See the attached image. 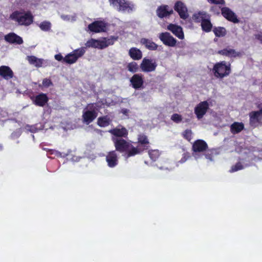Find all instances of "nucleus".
<instances>
[{
    "label": "nucleus",
    "mask_w": 262,
    "mask_h": 262,
    "mask_svg": "<svg viewBox=\"0 0 262 262\" xmlns=\"http://www.w3.org/2000/svg\"><path fill=\"white\" fill-rule=\"evenodd\" d=\"M207 148V143L202 140H198L193 144V154L192 156L195 160L201 159L205 158L208 162H212L213 160V157L216 155V151L214 150H210L206 151L205 154L203 152Z\"/></svg>",
    "instance_id": "f257e3e1"
},
{
    "label": "nucleus",
    "mask_w": 262,
    "mask_h": 262,
    "mask_svg": "<svg viewBox=\"0 0 262 262\" xmlns=\"http://www.w3.org/2000/svg\"><path fill=\"white\" fill-rule=\"evenodd\" d=\"M112 140L116 150L121 152H125L124 156L126 158L140 153V148H136L130 143L122 138L112 137Z\"/></svg>",
    "instance_id": "f03ea898"
},
{
    "label": "nucleus",
    "mask_w": 262,
    "mask_h": 262,
    "mask_svg": "<svg viewBox=\"0 0 262 262\" xmlns=\"http://www.w3.org/2000/svg\"><path fill=\"white\" fill-rule=\"evenodd\" d=\"M10 19L21 26H28L33 21V16L30 11L16 10L10 15Z\"/></svg>",
    "instance_id": "7ed1b4c3"
},
{
    "label": "nucleus",
    "mask_w": 262,
    "mask_h": 262,
    "mask_svg": "<svg viewBox=\"0 0 262 262\" xmlns=\"http://www.w3.org/2000/svg\"><path fill=\"white\" fill-rule=\"evenodd\" d=\"M98 108L95 103L89 104L83 110L82 113V119L83 123L89 124L97 117L98 115Z\"/></svg>",
    "instance_id": "20e7f679"
},
{
    "label": "nucleus",
    "mask_w": 262,
    "mask_h": 262,
    "mask_svg": "<svg viewBox=\"0 0 262 262\" xmlns=\"http://www.w3.org/2000/svg\"><path fill=\"white\" fill-rule=\"evenodd\" d=\"M117 40V38L112 37L110 38H103L102 39H91L85 43L86 47H92L98 48L99 49H104L110 45L114 44V41Z\"/></svg>",
    "instance_id": "39448f33"
},
{
    "label": "nucleus",
    "mask_w": 262,
    "mask_h": 262,
    "mask_svg": "<svg viewBox=\"0 0 262 262\" xmlns=\"http://www.w3.org/2000/svg\"><path fill=\"white\" fill-rule=\"evenodd\" d=\"M111 5L119 12L130 13L135 10V5L126 0H109Z\"/></svg>",
    "instance_id": "423d86ee"
},
{
    "label": "nucleus",
    "mask_w": 262,
    "mask_h": 262,
    "mask_svg": "<svg viewBox=\"0 0 262 262\" xmlns=\"http://www.w3.org/2000/svg\"><path fill=\"white\" fill-rule=\"evenodd\" d=\"M231 72L230 64L225 61L216 63L213 68V72L217 78H222L229 75Z\"/></svg>",
    "instance_id": "0eeeda50"
},
{
    "label": "nucleus",
    "mask_w": 262,
    "mask_h": 262,
    "mask_svg": "<svg viewBox=\"0 0 262 262\" xmlns=\"http://www.w3.org/2000/svg\"><path fill=\"white\" fill-rule=\"evenodd\" d=\"M193 19L196 21H201L202 29L209 32L212 28V24L209 20V16L205 12H199L193 15Z\"/></svg>",
    "instance_id": "6e6552de"
},
{
    "label": "nucleus",
    "mask_w": 262,
    "mask_h": 262,
    "mask_svg": "<svg viewBox=\"0 0 262 262\" xmlns=\"http://www.w3.org/2000/svg\"><path fill=\"white\" fill-rule=\"evenodd\" d=\"M85 52V49L83 47L74 50L65 56L64 57V62L70 64H73L77 61L78 58L82 57Z\"/></svg>",
    "instance_id": "1a4fd4ad"
},
{
    "label": "nucleus",
    "mask_w": 262,
    "mask_h": 262,
    "mask_svg": "<svg viewBox=\"0 0 262 262\" xmlns=\"http://www.w3.org/2000/svg\"><path fill=\"white\" fill-rule=\"evenodd\" d=\"M157 64L152 59L144 58L140 64V68L144 72H151L156 70Z\"/></svg>",
    "instance_id": "9d476101"
},
{
    "label": "nucleus",
    "mask_w": 262,
    "mask_h": 262,
    "mask_svg": "<svg viewBox=\"0 0 262 262\" xmlns=\"http://www.w3.org/2000/svg\"><path fill=\"white\" fill-rule=\"evenodd\" d=\"M209 108V104L207 101H204L199 103L194 108V113L198 119H200L206 113Z\"/></svg>",
    "instance_id": "9b49d317"
},
{
    "label": "nucleus",
    "mask_w": 262,
    "mask_h": 262,
    "mask_svg": "<svg viewBox=\"0 0 262 262\" xmlns=\"http://www.w3.org/2000/svg\"><path fill=\"white\" fill-rule=\"evenodd\" d=\"M159 38L160 40L166 46L174 47L177 43V40L173 38L169 33L164 32L159 34Z\"/></svg>",
    "instance_id": "f8f14e48"
},
{
    "label": "nucleus",
    "mask_w": 262,
    "mask_h": 262,
    "mask_svg": "<svg viewBox=\"0 0 262 262\" xmlns=\"http://www.w3.org/2000/svg\"><path fill=\"white\" fill-rule=\"evenodd\" d=\"M27 59L31 64L37 68L46 67L49 66V61L42 58H38L34 56H27Z\"/></svg>",
    "instance_id": "ddd939ff"
},
{
    "label": "nucleus",
    "mask_w": 262,
    "mask_h": 262,
    "mask_svg": "<svg viewBox=\"0 0 262 262\" xmlns=\"http://www.w3.org/2000/svg\"><path fill=\"white\" fill-rule=\"evenodd\" d=\"M174 9L181 18L186 19L188 17L187 8L185 4L181 1H178L175 3Z\"/></svg>",
    "instance_id": "4468645a"
},
{
    "label": "nucleus",
    "mask_w": 262,
    "mask_h": 262,
    "mask_svg": "<svg viewBox=\"0 0 262 262\" xmlns=\"http://www.w3.org/2000/svg\"><path fill=\"white\" fill-rule=\"evenodd\" d=\"M106 24L102 21H96L89 25V29L95 33L104 32L106 30Z\"/></svg>",
    "instance_id": "2eb2a0df"
},
{
    "label": "nucleus",
    "mask_w": 262,
    "mask_h": 262,
    "mask_svg": "<svg viewBox=\"0 0 262 262\" xmlns=\"http://www.w3.org/2000/svg\"><path fill=\"white\" fill-rule=\"evenodd\" d=\"M221 11L223 16L228 20L234 23H237L239 22L235 14L229 8L227 7H223L222 8Z\"/></svg>",
    "instance_id": "dca6fc26"
},
{
    "label": "nucleus",
    "mask_w": 262,
    "mask_h": 262,
    "mask_svg": "<svg viewBox=\"0 0 262 262\" xmlns=\"http://www.w3.org/2000/svg\"><path fill=\"white\" fill-rule=\"evenodd\" d=\"M130 82L134 89H140L142 87L144 83L143 77L141 75L135 74L130 78Z\"/></svg>",
    "instance_id": "f3484780"
},
{
    "label": "nucleus",
    "mask_w": 262,
    "mask_h": 262,
    "mask_svg": "<svg viewBox=\"0 0 262 262\" xmlns=\"http://www.w3.org/2000/svg\"><path fill=\"white\" fill-rule=\"evenodd\" d=\"M106 161L110 167H114L118 164V156L115 151H110L106 156Z\"/></svg>",
    "instance_id": "a211bd4d"
},
{
    "label": "nucleus",
    "mask_w": 262,
    "mask_h": 262,
    "mask_svg": "<svg viewBox=\"0 0 262 262\" xmlns=\"http://www.w3.org/2000/svg\"><path fill=\"white\" fill-rule=\"evenodd\" d=\"M167 28L179 39H183L184 38L182 28L180 26L171 24L167 26Z\"/></svg>",
    "instance_id": "6ab92c4d"
},
{
    "label": "nucleus",
    "mask_w": 262,
    "mask_h": 262,
    "mask_svg": "<svg viewBox=\"0 0 262 262\" xmlns=\"http://www.w3.org/2000/svg\"><path fill=\"white\" fill-rule=\"evenodd\" d=\"M172 13V9L167 5L161 6L157 10V15L160 18L169 16Z\"/></svg>",
    "instance_id": "aec40b11"
},
{
    "label": "nucleus",
    "mask_w": 262,
    "mask_h": 262,
    "mask_svg": "<svg viewBox=\"0 0 262 262\" xmlns=\"http://www.w3.org/2000/svg\"><path fill=\"white\" fill-rule=\"evenodd\" d=\"M262 121V108L258 111L252 112L250 113V122L252 125H256L257 123Z\"/></svg>",
    "instance_id": "412c9836"
},
{
    "label": "nucleus",
    "mask_w": 262,
    "mask_h": 262,
    "mask_svg": "<svg viewBox=\"0 0 262 262\" xmlns=\"http://www.w3.org/2000/svg\"><path fill=\"white\" fill-rule=\"evenodd\" d=\"M34 104L39 106H44L48 101V98L46 94L41 93L35 97L32 98Z\"/></svg>",
    "instance_id": "4be33fe9"
},
{
    "label": "nucleus",
    "mask_w": 262,
    "mask_h": 262,
    "mask_svg": "<svg viewBox=\"0 0 262 262\" xmlns=\"http://www.w3.org/2000/svg\"><path fill=\"white\" fill-rule=\"evenodd\" d=\"M5 39L11 43L20 45L23 42L22 38L14 33H10L5 35Z\"/></svg>",
    "instance_id": "5701e85b"
},
{
    "label": "nucleus",
    "mask_w": 262,
    "mask_h": 262,
    "mask_svg": "<svg viewBox=\"0 0 262 262\" xmlns=\"http://www.w3.org/2000/svg\"><path fill=\"white\" fill-rule=\"evenodd\" d=\"M109 132L113 135V137L120 138L126 137L128 133L126 129L122 127H118L113 129H111L109 130Z\"/></svg>",
    "instance_id": "b1692460"
},
{
    "label": "nucleus",
    "mask_w": 262,
    "mask_h": 262,
    "mask_svg": "<svg viewBox=\"0 0 262 262\" xmlns=\"http://www.w3.org/2000/svg\"><path fill=\"white\" fill-rule=\"evenodd\" d=\"M0 76L6 80L12 78L13 72L8 66H2L0 67Z\"/></svg>",
    "instance_id": "393cba45"
},
{
    "label": "nucleus",
    "mask_w": 262,
    "mask_h": 262,
    "mask_svg": "<svg viewBox=\"0 0 262 262\" xmlns=\"http://www.w3.org/2000/svg\"><path fill=\"white\" fill-rule=\"evenodd\" d=\"M138 142L139 145L136 148L137 149L140 148L141 150L140 152L143 150L147 149L149 147V142L147 138L144 135H140L138 137Z\"/></svg>",
    "instance_id": "a878e982"
},
{
    "label": "nucleus",
    "mask_w": 262,
    "mask_h": 262,
    "mask_svg": "<svg viewBox=\"0 0 262 262\" xmlns=\"http://www.w3.org/2000/svg\"><path fill=\"white\" fill-rule=\"evenodd\" d=\"M219 53L229 57H235L240 55V53L235 50L228 48L219 51Z\"/></svg>",
    "instance_id": "bb28decb"
},
{
    "label": "nucleus",
    "mask_w": 262,
    "mask_h": 262,
    "mask_svg": "<svg viewBox=\"0 0 262 262\" xmlns=\"http://www.w3.org/2000/svg\"><path fill=\"white\" fill-rule=\"evenodd\" d=\"M140 42L150 50H156L158 48V45L150 39L144 38H142L140 40Z\"/></svg>",
    "instance_id": "cd10ccee"
},
{
    "label": "nucleus",
    "mask_w": 262,
    "mask_h": 262,
    "mask_svg": "<svg viewBox=\"0 0 262 262\" xmlns=\"http://www.w3.org/2000/svg\"><path fill=\"white\" fill-rule=\"evenodd\" d=\"M128 53L130 57L134 60H139L142 57V52L137 48H130Z\"/></svg>",
    "instance_id": "c85d7f7f"
},
{
    "label": "nucleus",
    "mask_w": 262,
    "mask_h": 262,
    "mask_svg": "<svg viewBox=\"0 0 262 262\" xmlns=\"http://www.w3.org/2000/svg\"><path fill=\"white\" fill-rule=\"evenodd\" d=\"M244 128V125L242 122H235L232 123L230 126V131L233 134H237L243 130Z\"/></svg>",
    "instance_id": "c756f323"
},
{
    "label": "nucleus",
    "mask_w": 262,
    "mask_h": 262,
    "mask_svg": "<svg viewBox=\"0 0 262 262\" xmlns=\"http://www.w3.org/2000/svg\"><path fill=\"white\" fill-rule=\"evenodd\" d=\"M111 121L112 120L108 116H105L99 117L97 120V124L101 127H105L110 124Z\"/></svg>",
    "instance_id": "7c9ffc66"
},
{
    "label": "nucleus",
    "mask_w": 262,
    "mask_h": 262,
    "mask_svg": "<svg viewBox=\"0 0 262 262\" xmlns=\"http://www.w3.org/2000/svg\"><path fill=\"white\" fill-rule=\"evenodd\" d=\"M250 165V164H245V165H243L241 162H239L236 163L235 165H233L231 167V169L230 170V172H236L238 170L244 169V168Z\"/></svg>",
    "instance_id": "2f4dec72"
},
{
    "label": "nucleus",
    "mask_w": 262,
    "mask_h": 262,
    "mask_svg": "<svg viewBox=\"0 0 262 262\" xmlns=\"http://www.w3.org/2000/svg\"><path fill=\"white\" fill-rule=\"evenodd\" d=\"M215 35L217 37H222L225 35L226 29L223 27H217L213 29Z\"/></svg>",
    "instance_id": "473e14b6"
},
{
    "label": "nucleus",
    "mask_w": 262,
    "mask_h": 262,
    "mask_svg": "<svg viewBox=\"0 0 262 262\" xmlns=\"http://www.w3.org/2000/svg\"><path fill=\"white\" fill-rule=\"evenodd\" d=\"M51 24L49 21H44L41 23L39 27L43 31H48L51 29Z\"/></svg>",
    "instance_id": "72a5a7b5"
},
{
    "label": "nucleus",
    "mask_w": 262,
    "mask_h": 262,
    "mask_svg": "<svg viewBox=\"0 0 262 262\" xmlns=\"http://www.w3.org/2000/svg\"><path fill=\"white\" fill-rule=\"evenodd\" d=\"M127 68L129 71L135 73L138 71V66L136 62L133 61L127 64Z\"/></svg>",
    "instance_id": "f704fd0d"
},
{
    "label": "nucleus",
    "mask_w": 262,
    "mask_h": 262,
    "mask_svg": "<svg viewBox=\"0 0 262 262\" xmlns=\"http://www.w3.org/2000/svg\"><path fill=\"white\" fill-rule=\"evenodd\" d=\"M148 154L150 159L155 161L159 157L160 152L158 150H151L149 151Z\"/></svg>",
    "instance_id": "c9c22d12"
},
{
    "label": "nucleus",
    "mask_w": 262,
    "mask_h": 262,
    "mask_svg": "<svg viewBox=\"0 0 262 262\" xmlns=\"http://www.w3.org/2000/svg\"><path fill=\"white\" fill-rule=\"evenodd\" d=\"M183 136L186 140L190 141L192 139V133L190 129H186L183 133Z\"/></svg>",
    "instance_id": "e433bc0d"
},
{
    "label": "nucleus",
    "mask_w": 262,
    "mask_h": 262,
    "mask_svg": "<svg viewBox=\"0 0 262 262\" xmlns=\"http://www.w3.org/2000/svg\"><path fill=\"white\" fill-rule=\"evenodd\" d=\"M171 119L174 122L179 123L182 120L181 115L178 114H174L171 116Z\"/></svg>",
    "instance_id": "4c0bfd02"
},
{
    "label": "nucleus",
    "mask_w": 262,
    "mask_h": 262,
    "mask_svg": "<svg viewBox=\"0 0 262 262\" xmlns=\"http://www.w3.org/2000/svg\"><path fill=\"white\" fill-rule=\"evenodd\" d=\"M52 85V82L50 79H48V78H45L43 80L42 85L44 87L48 88Z\"/></svg>",
    "instance_id": "58836bf2"
},
{
    "label": "nucleus",
    "mask_w": 262,
    "mask_h": 262,
    "mask_svg": "<svg viewBox=\"0 0 262 262\" xmlns=\"http://www.w3.org/2000/svg\"><path fill=\"white\" fill-rule=\"evenodd\" d=\"M26 129L27 130L30 131V132H32V133H35L38 131L37 128L35 125H33V126L27 125L26 127Z\"/></svg>",
    "instance_id": "ea45409f"
},
{
    "label": "nucleus",
    "mask_w": 262,
    "mask_h": 262,
    "mask_svg": "<svg viewBox=\"0 0 262 262\" xmlns=\"http://www.w3.org/2000/svg\"><path fill=\"white\" fill-rule=\"evenodd\" d=\"M207 1L211 4H224V0H207Z\"/></svg>",
    "instance_id": "a19ab883"
},
{
    "label": "nucleus",
    "mask_w": 262,
    "mask_h": 262,
    "mask_svg": "<svg viewBox=\"0 0 262 262\" xmlns=\"http://www.w3.org/2000/svg\"><path fill=\"white\" fill-rule=\"evenodd\" d=\"M54 58L56 60L59 61H62L63 62H64V57H63L61 54H56L54 56Z\"/></svg>",
    "instance_id": "79ce46f5"
},
{
    "label": "nucleus",
    "mask_w": 262,
    "mask_h": 262,
    "mask_svg": "<svg viewBox=\"0 0 262 262\" xmlns=\"http://www.w3.org/2000/svg\"><path fill=\"white\" fill-rule=\"evenodd\" d=\"M188 158H189V156L187 154H184L182 158L179 161V162L181 163H183L186 161V160L188 159Z\"/></svg>",
    "instance_id": "37998d69"
},
{
    "label": "nucleus",
    "mask_w": 262,
    "mask_h": 262,
    "mask_svg": "<svg viewBox=\"0 0 262 262\" xmlns=\"http://www.w3.org/2000/svg\"><path fill=\"white\" fill-rule=\"evenodd\" d=\"M20 130H17L16 132H14L11 134V137L13 138H17L19 137L20 135Z\"/></svg>",
    "instance_id": "c03bdc74"
},
{
    "label": "nucleus",
    "mask_w": 262,
    "mask_h": 262,
    "mask_svg": "<svg viewBox=\"0 0 262 262\" xmlns=\"http://www.w3.org/2000/svg\"><path fill=\"white\" fill-rule=\"evenodd\" d=\"M255 38L262 43V32H259L255 35Z\"/></svg>",
    "instance_id": "a18cd8bd"
},
{
    "label": "nucleus",
    "mask_w": 262,
    "mask_h": 262,
    "mask_svg": "<svg viewBox=\"0 0 262 262\" xmlns=\"http://www.w3.org/2000/svg\"><path fill=\"white\" fill-rule=\"evenodd\" d=\"M121 112L123 115L127 116H128V114L129 113V110L127 108H123L121 110Z\"/></svg>",
    "instance_id": "49530a36"
},
{
    "label": "nucleus",
    "mask_w": 262,
    "mask_h": 262,
    "mask_svg": "<svg viewBox=\"0 0 262 262\" xmlns=\"http://www.w3.org/2000/svg\"><path fill=\"white\" fill-rule=\"evenodd\" d=\"M61 17L64 20L69 21L71 19V17L68 15H61Z\"/></svg>",
    "instance_id": "de8ad7c7"
},
{
    "label": "nucleus",
    "mask_w": 262,
    "mask_h": 262,
    "mask_svg": "<svg viewBox=\"0 0 262 262\" xmlns=\"http://www.w3.org/2000/svg\"><path fill=\"white\" fill-rule=\"evenodd\" d=\"M56 155L58 157H61V154L60 152H58V151H56Z\"/></svg>",
    "instance_id": "09e8293b"
},
{
    "label": "nucleus",
    "mask_w": 262,
    "mask_h": 262,
    "mask_svg": "<svg viewBox=\"0 0 262 262\" xmlns=\"http://www.w3.org/2000/svg\"><path fill=\"white\" fill-rule=\"evenodd\" d=\"M257 156L261 157H259V159L262 158V150L259 152V154Z\"/></svg>",
    "instance_id": "8fccbe9b"
},
{
    "label": "nucleus",
    "mask_w": 262,
    "mask_h": 262,
    "mask_svg": "<svg viewBox=\"0 0 262 262\" xmlns=\"http://www.w3.org/2000/svg\"><path fill=\"white\" fill-rule=\"evenodd\" d=\"M3 148L2 144H0V150H2Z\"/></svg>",
    "instance_id": "3c124183"
},
{
    "label": "nucleus",
    "mask_w": 262,
    "mask_h": 262,
    "mask_svg": "<svg viewBox=\"0 0 262 262\" xmlns=\"http://www.w3.org/2000/svg\"><path fill=\"white\" fill-rule=\"evenodd\" d=\"M72 161H78V158H76V160H74V158L72 159Z\"/></svg>",
    "instance_id": "603ef678"
},
{
    "label": "nucleus",
    "mask_w": 262,
    "mask_h": 262,
    "mask_svg": "<svg viewBox=\"0 0 262 262\" xmlns=\"http://www.w3.org/2000/svg\"><path fill=\"white\" fill-rule=\"evenodd\" d=\"M159 168L161 169H163V168L162 167H159Z\"/></svg>",
    "instance_id": "864d4df0"
}]
</instances>
